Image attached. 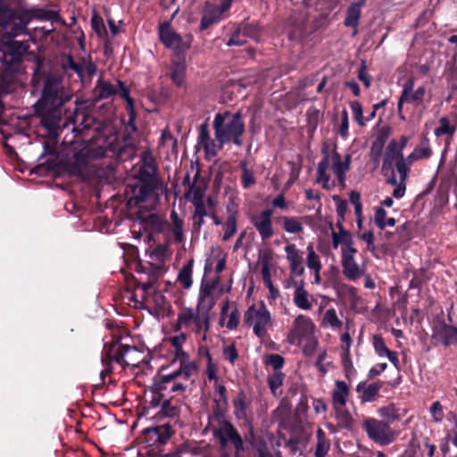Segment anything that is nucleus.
Instances as JSON below:
<instances>
[{"instance_id":"obj_1","label":"nucleus","mask_w":457,"mask_h":457,"mask_svg":"<svg viewBox=\"0 0 457 457\" xmlns=\"http://www.w3.org/2000/svg\"><path fill=\"white\" fill-rule=\"evenodd\" d=\"M215 139L210 136L206 123L200 126L198 144L204 148L205 155L212 158L228 143L240 146L241 137L245 131V123L239 112H219L213 119Z\"/></svg>"},{"instance_id":"obj_2","label":"nucleus","mask_w":457,"mask_h":457,"mask_svg":"<svg viewBox=\"0 0 457 457\" xmlns=\"http://www.w3.org/2000/svg\"><path fill=\"white\" fill-rule=\"evenodd\" d=\"M38 63L35 71L32 82L34 86L42 84V96L37 102L36 108L43 116L42 122L53 131L58 126L60 120V107L70 100L71 95L66 91L59 75L41 72Z\"/></svg>"},{"instance_id":"obj_3","label":"nucleus","mask_w":457,"mask_h":457,"mask_svg":"<svg viewBox=\"0 0 457 457\" xmlns=\"http://www.w3.org/2000/svg\"><path fill=\"white\" fill-rule=\"evenodd\" d=\"M155 173L152 157L145 153L143 164L137 173L138 181L132 188L129 204L146 203L147 206H154L158 204L160 195L164 192V185L156 178Z\"/></svg>"},{"instance_id":"obj_4","label":"nucleus","mask_w":457,"mask_h":457,"mask_svg":"<svg viewBox=\"0 0 457 457\" xmlns=\"http://www.w3.org/2000/svg\"><path fill=\"white\" fill-rule=\"evenodd\" d=\"M141 353L134 346L121 345L119 341L111 344L106 343L104 347L102 363L104 369L101 371V377L111 372V363L116 361L121 366H137L139 363Z\"/></svg>"},{"instance_id":"obj_5","label":"nucleus","mask_w":457,"mask_h":457,"mask_svg":"<svg viewBox=\"0 0 457 457\" xmlns=\"http://www.w3.org/2000/svg\"><path fill=\"white\" fill-rule=\"evenodd\" d=\"M315 324L311 318L299 314L297 315L287 333V341L293 345H301L303 341H308V345L304 348L305 353H312L317 342L313 339L315 332Z\"/></svg>"},{"instance_id":"obj_6","label":"nucleus","mask_w":457,"mask_h":457,"mask_svg":"<svg viewBox=\"0 0 457 457\" xmlns=\"http://www.w3.org/2000/svg\"><path fill=\"white\" fill-rule=\"evenodd\" d=\"M243 323L245 327L251 328L257 337L264 339L269 329L272 328L271 314L263 302H261L248 307L244 314Z\"/></svg>"},{"instance_id":"obj_7","label":"nucleus","mask_w":457,"mask_h":457,"mask_svg":"<svg viewBox=\"0 0 457 457\" xmlns=\"http://www.w3.org/2000/svg\"><path fill=\"white\" fill-rule=\"evenodd\" d=\"M195 370V365L193 362H182L179 364V370L159 378L155 382L156 389L158 391L170 390L172 393L184 391L185 382L188 380Z\"/></svg>"},{"instance_id":"obj_8","label":"nucleus","mask_w":457,"mask_h":457,"mask_svg":"<svg viewBox=\"0 0 457 457\" xmlns=\"http://www.w3.org/2000/svg\"><path fill=\"white\" fill-rule=\"evenodd\" d=\"M178 327L179 329L202 336V339L205 340L210 328V316L201 314L191 308L185 309L178 316Z\"/></svg>"},{"instance_id":"obj_9","label":"nucleus","mask_w":457,"mask_h":457,"mask_svg":"<svg viewBox=\"0 0 457 457\" xmlns=\"http://www.w3.org/2000/svg\"><path fill=\"white\" fill-rule=\"evenodd\" d=\"M362 428L368 437L379 445H388L397 437V432L386 422L374 418L364 419Z\"/></svg>"},{"instance_id":"obj_10","label":"nucleus","mask_w":457,"mask_h":457,"mask_svg":"<svg viewBox=\"0 0 457 457\" xmlns=\"http://www.w3.org/2000/svg\"><path fill=\"white\" fill-rule=\"evenodd\" d=\"M41 10L19 11L12 14L10 21L5 25L6 34L9 37L26 33L27 26L33 17L41 18Z\"/></svg>"},{"instance_id":"obj_11","label":"nucleus","mask_w":457,"mask_h":457,"mask_svg":"<svg viewBox=\"0 0 457 457\" xmlns=\"http://www.w3.org/2000/svg\"><path fill=\"white\" fill-rule=\"evenodd\" d=\"M159 37L162 43L174 51H184L190 46L191 36L182 37L178 34L169 22L160 24Z\"/></svg>"},{"instance_id":"obj_12","label":"nucleus","mask_w":457,"mask_h":457,"mask_svg":"<svg viewBox=\"0 0 457 457\" xmlns=\"http://www.w3.org/2000/svg\"><path fill=\"white\" fill-rule=\"evenodd\" d=\"M103 155L104 150L102 148H83L81 151L76 153L73 155V159L70 165L69 170L71 174L83 177L87 172L88 161L90 159L101 157Z\"/></svg>"},{"instance_id":"obj_13","label":"nucleus","mask_w":457,"mask_h":457,"mask_svg":"<svg viewBox=\"0 0 457 457\" xmlns=\"http://www.w3.org/2000/svg\"><path fill=\"white\" fill-rule=\"evenodd\" d=\"M356 249L353 245L342 247V267L344 275L350 280L360 278L363 271L354 261Z\"/></svg>"},{"instance_id":"obj_14","label":"nucleus","mask_w":457,"mask_h":457,"mask_svg":"<svg viewBox=\"0 0 457 457\" xmlns=\"http://www.w3.org/2000/svg\"><path fill=\"white\" fill-rule=\"evenodd\" d=\"M232 1L233 0H224L220 5L207 4L204 10L201 29H205L211 24L222 20L224 13L227 12L230 8Z\"/></svg>"},{"instance_id":"obj_15","label":"nucleus","mask_w":457,"mask_h":457,"mask_svg":"<svg viewBox=\"0 0 457 457\" xmlns=\"http://www.w3.org/2000/svg\"><path fill=\"white\" fill-rule=\"evenodd\" d=\"M137 205L139 206V210L136 222L137 221L145 231L154 232L160 230L162 225L161 217L156 213L144 211V209H152L156 205L147 206L146 203L137 204Z\"/></svg>"},{"instance_id":"obj_16","label":"nucleus","mask_w":457,"mask_h":457,"mask_svg":"<svg viewBox=\"0 0 457 457\" xmlns=\"http://www.w3.org/2000/svg\"><path fill=\"white\" fill-rule=\"evenodd\" d=\"M272 210H265L252 219V222L262 240L270 239L274 235Z\"/></svg>"},{"instance_id":"obj_17","label":"nucleus","mask_w":457,"mask_h":457,"mask_svg":"<svg viewBox=\"0 0 457 457\" xmlns=\"http://www.w3.org/2000/svg\"><path fill=\"white\" fill-rule=\"evenodd\" d=\"M286 259L289 264V270L292 275L300 277L304 273L303 253L297 249L295 244H288L285 246Z\"/></svg>"},{"instance_id":"obj_18","label":"nucleus","mask_w":457,"mask_h":457,"mask_svg":"<svg viewBox=\"0 0 457 457\" xmlns=\"http://www.w3.org/2000/svg\"><path fill=\"white\" fill-rule=\"evenodd\" d=\"M414 82L411 79L404 84L402 95L398 102V111L401 112L403 103H411L415 105H419L422 103L426 89L424 87H420L413 91Z\"/></svg>"},{"instance_id":"obj_19","label":"nucleus","mask_w":457,"mask_h":457,"mask_svg":"<svg viewBox=\"0 0 457 457\" xmlns=\"http://www.w3.org/2000/svg\"><path fill=\"white\" fill-rule=\"evenodd\" d=\"M292 300L294 304L302 311L311 310L315 301L313 296L304 288L303 280L295 283Z\"/></svg>"},{"instance_id":"obj_20","label":"nucleus","mask_w":457,"mask_h":457,"mask_svg":"<svg viewBox=\"0 0 457 457\" xmlns=\"http://www.w3.org/2000/svg\"><path fill=\"white\" fill-rule=\"evenodd\" d=\"M351 155L345 154L344 159L337 152H334L331 156L332 170L337 177L340 185L345 187V173L350 168Z\"/></svg>"},{"instance_id":"obj_21","label":"nucleus","mask_w":457,"mask_h":457,"mask_svg":"<svg viewBox=\"0 0 457 457\" xmlns=\"http://www.w3.org/2000/svg\"><path fill=\"white\" fill-rule=\"evenodd\" d=\"M214 435H221L230 440L235 445L237 452L244 450L243 440L231 423L227 421L222 422L220 428L214 430Z\"/></svg>"},{"instance_id":"obj_22","label":"nucleus","mask_w":457,"mask_h":457,"mask_svg":"<svg viewBox=\"0 0 457 457\" xmlns=\"http://www.w3.org/2000/svg\"><path fill=\"white\" fill-rule=\"evenodd\" d=\"M215 303L216 301L213 296V293L210 292V287H201L196 311L199 312L201 314L210 316V312L214 307Z\"/></svg>"},{"instance_id":"obj_23","label":"nucleus","mask_w":457,"mask_h":457,"mask_svg":"<svg viewBox=\"0 0 457 457\" xmlns=\"http://www.w3.org/2000/svg\"><path fill=\"white\" fill-rule=\"evenodd\" d=\"M434 337L445 345L457 342V328L446 324H436L434 327Z\"/></svg>"},{"instance_id":"obj_24","label":"nucleus","mask_w":457,"mask_h":457,"mask_svg":"<svg viewBox=\"0 0 457 457\" xmlns=\"http://www.w3.org/2000/svg\"><path fill=\"white\" fill-rule=\"evenodd\" d=\"M366 0H356L347 9L345 25L356 29L361 17V9L365 5Z\"/></svg>"},{"instance_id":"obj_25","label":"nucleus","mask_w":457,"mask_h":457,"mask_svg":"<svg viewBox=\"0 0 457 457\" xmlns=\"http://www.w3.org/2000/svg\"><path fill=\"white\" fill-rule=\"evenodd\" d=\"M378 414L388 422L399 420L403 418L406 414V410L399 408L394 403H390L386 406H382L378 409Z\"/></svg>"},{"instance_id":"obj_26","label":"nucleus","mask_w":457,"mask_h":457,"mask_svg":"<svg viewBox=\"0 0 457 457\" xmlns=\"http://www.w3.org/2000/svg\"><path fill=\"white\" fill-rule=\"evenodd\" d=\"M332 392L333 407L345 406L349 397V387L345 382L337 380Z\"/></svg>"},{"instance_id":"obj_27","label":"nucleus","mask_w":457,"mask_h":457,"mask_svg":"<svg viewBox=\"0 0 457 457\" xmlns=\"http://www.w3.org/2000/svg\"><path fill=\"white\" fill-rule=\"evenodd\" d=\"M329 167V159L326 154L323 159L319 162L317 169V182L322 184V187L328 190L332 189L335 187L334 182H330L329 176L327 170Z\"/></svg>"},{"instance_id":"obj_28","label":"nucleus","mask_w":457,"mask_h":457,"mask_svg":"<svg viewBox=\"0 0 457 457\" xmlns=\"http://www.w3.org/2000/svg\"><path fill=\"white\" fill-rule=\"evenodd\" d=\"M400 158H403V152L398 147V142L391 140L386 148L383 168H390L392 164L394 162L395 163Z\"/></svg>"},{"instance_id":"obj_29","label":"nucleus","mask_w":457,"mask_h":457,"mask_svg":"<svg viewBox=\"0 0 457 457\" xmlns=\"http://www.w3.org/2000/svg\"><path fill=\"white\" fill-rule=\"evenodd\" d=\"M171 345L174 347L176 353V360L182 364V362H191L188 355L182 350V345L186 341V334L180 333L178 336L172 337L169 339Z\"/></svg>"},{"instance_id":"obj_30","label":"nucleus","mask_w":457,"mask_h":457,"mask_svg":"<svg viewBox=\"0 0 457 457\" xmlns=\"http://www.w3.org/2000/svg\"><path fill=\"white\" fill-rule=\"evenodd\" d=\"M335 416L341 428L351 429L353 425V420L350 412L345 409V406L333 407Z\"/></svg>"},{"instance_id":"obj_31","label":"nucleus","mask_w":457,"mask_h":457,"mask_svg":"<svg viewBox=\"0 0 457 457\" xmlns=\"http://www.w3.org/2000/svg\"><path fill=\"white\" fill-rule=\"evenodd\" d=\"M192 273L193 261H189L181 268L178 274V281L186 289L190 288L192 286Z\"/></svg>"},{"instance_id":"obj_32","label":"nucleus","mask_w":457,"mask_h":457,"mask_svg":"<svg viewBox=\"0 0 457 457\" xmlns=\"http://www.w3.org/2000/svg\"><path fill=\"white\" fill-rule=\"evenodd\" d=\"M381 388V385L378 383H371L366 386H361V385L357 386V391L361 393V401L362 402H372L375 400L378 395L379 390Z\"/></svg>"},{"instance_id":"obj_33","label":"nucleus","mask_w":457,"mask_h":457,"mask_svg":"<svg viewBox=\"0 0 457 457\" xmlns=\"http://www.w3.org/2000/svg\"><path fill=\"white\" fill-rule=\"evenodd\" d=\"M284 229L290 234H300L303 231L300 218L285 216L281 218Z\"/></svg>"},{"instance_id":"obj_34","label":"nucleus","mask_w":457,"mask_h":457,"mask_svg":"<svg viewBox=\"0 0 457 457\" xmlns=\"http://www.w3.org/2000/svg\"><path fill=\"white\" fill-rule=\"evenodd\" d=\"M339 232L332 233V243L335 248L338 247L341 244L344 246L352 245V237L348 231H346L342 225H338Z\"/></svg>"},{"instance_id":"obj_35","label":"nucleus","mask_w":457,"mask_h":457,"mask_svg":"<svg viewBox=\"0 0 457 457\" xmlns=\"http://www.w3.org/2000/svg\"><path fill=\"white\" fill-rule=\"evenodd\" d=\"M95 122V120L90 115L84 113L83 112H77L74 118L75 127L73 130L81 131L83 129H89Z\"/></svg>"},{"instance_id":"obj_36","label":"nucleus","mask_w":457,"mask_h":457,"mask_svg":"<svg viewBox=\"0 0 457 457\" xmlns=\"http://www.w3.org/2000/svg\"><path fill=\"white\" fill-rule=\"evenodd\" d=\"M172 227L171 234L177 242H182L184 239L183 234V220L179 219L176 212H171Z\"/></svg>"},{"instance_id":"obj_37","label":"nucleus","mask_w":457,"mask_h":457,"mask_svg":"<svg viewBox=\"0 0 457 457\" xmlns=\"http://www.w3.org/2000/svg\"><path fill=\"white\" fill-rule=\"evenodd\" d=\"M96 93L101 99L108 98L117 93L116 87L105 80H99L96 87Z\"/></svg>"},{"instance_id":"obj_38","label":"nucleus","mask_w":457,"mask_h":457,"mask_svg":"<svg viewBox=\"0 0 457 457\" xmlns=\"http://www.w3.org/2000/svg\"><path fill=\"white\" fill-rule=\"evenodd\" d=\"M374 220L376 225L381 229L386 226L394 227L395 224V220L394 218H387L386 212L382 207L376 209Z\"/></svg>"},{"instance_id":"obj_39","label":"nucleus","mask_w":457,"mask_h":457,"mask_svg":"<svg viewBox=\"0 0 457 457\" xmlns=\"http://www.w3.org/2000/svg\"><path fill=\"white\" fill-rule=\"evenodd\" d=\"M438 123V127L435 129V135L436 137H440L442 135L452 136L456 130V126L452 124L445 117L440 118Z\"/></svg>"},{"instance_id":"obj_40","label":"nucleus","mask_w":457,"mask_h":457,"mask_svg":"<svg viewBox=\"0 0 457 457\" xmlns=\"http://www.w3.org/2000/svg\"><path fill=\"white\" fill-rule=\"evenodd\" d=\"M186 73V66L183 62H175L171 66L170 78L178 85L182 86Z\"/></svg>"},{"instance_id":"obj_41","label":"nucleus","mask_w":457,"mask_h":457,"mask_svg":"<svg viewBox=\"0 0 457 457\" xmlns=\"http://www.w3.org/2000/svg\"><path fill=\"white\" fill-rule=\"evenodd\" d=\"M307 251V259L306 263L307 267L313 270H321V262L320 260V256L315 253L314 247L312 244H309L306 248Z\"/></svg>"},{"instance_id":"obj_42","label":"nucleus","mask_w":457,"mask_h":457,"mask_svg":"<svg viewBox=\"0 0 457 457\" xmlns=\"http://www.w3.org/2000/svg\"><path fill=\"white\" fill-rule=\"evenodd\" d=\"M322 324L339 329L342 328V321L338 319L335 309H328L323 316Z\"/></svg>"},{"instance_id":"obj_43","label":"nucleus","mask_w":457,"mask_h":457,"mask_svg":"<svg viewBox=\"0 0 457 457\" xmlns=\"http://www.w3.org/2000/svg\"><path fill=\"white\" fill-rule=\"evenodd\" d=\"M234 413L237 419L246 420L247 419V403L245 400V396L243 395H237V399L234 401Z\"/></svg>"},{"instance_id":"obj_44","label":"nucleus","mask_w":457,"mask_h":457,"mask_svg":"<svg viewBox=\"0 0 457 457\" xmlns=\"http://www.w3.org/2000/svg\"><path fill=\"white\" fill-rule=\"evenodd\" d=\"M242 169V185L245 188H248L255 184L254 172L248 169L246 162H241Z\"/></svg>"},{"instance_id":"obj_45","label":"nucleus","mask_w":457,"mask_h":457,"mask_svg":"<svg viewBox=\"0 0 457 457\" xmlns=\"http://www.w3.org/2000/svg\"><path fill=\"white\" fill-rule=\"evenodd\" d=\"M284 378L285 375L281 371H274L269 377V386L274 395H277V390L282 386Z\"/></svg>"},{"instance_id":"obj_46","label":"nucleus","mask_w":457,"mask_h":457,"mask_svg":"<svg viewBox=\"0 0 457 457\" xmlns=\"http://www.w3.org/2000/svg\"><path fill=\"white\" fill-rule=\"evenodd\" d=\"M353 112V119L361 127L365 125V119L362 113V106L360 102L353 101L350 104Z\"/></svg>"},{"instance_id":"obj_47","label":"nucleus","mask_w":457,"mask_h":457,"mask_svg":"<svg viewBox=\"0 0 457 457\" xmlns=\"http://www.w3.org/2000/svg\"><path fill=\"white\" fill-rule=\"evenodd\" d=\"M285 362L284 358L277 353H270L266 356L265 363L267 365H270L275 371H280V369L283 367Z\"/></svg>"},{"instance_id":"obj_48","label":"nucleus","mask_w":457,"mask_h":457,"mask_svg":"<svg viewBox=\"0 0 457 457\" xmlns=\"http://www.w3.org/2000/svg\"><path fill=\"white\" fill-rule=\"evenodd\" d=\"M152 431L157 436L162 444H164L171 435L170 427L169 425H162L154 428Z\"/></svg>"},{"instance_id":"obj_49","label":"nucleus","mask_w":457,"mask_h":457,"mask_svg":"<svg viewBox=\"0 0 457 457\" xmlns=\"http://www.w3.org/2000/svg\"><path fill=\"white\" fill-rule=\"evenodd\" d=\"M80 62H76L71 56H64L62 60V68L67 71L71 70L76 72L78 75L80 74L81 70L79 68Z\"/></svg>"},{"instance_id":"obj_50","label":"nucleus","mask_w":457,"mask_h":457,"mask_svg":"<svg viewBox=\"0 0 457 457\" xmlns=\"http://www.w3.org/2000/svg\"><path fill=\"white\" fill-rule=\"evenodd\" d=\"M237 230V220L234 216H229L226 224H225V231L223 235V240H228Z\"/></svg>"},{"instance_id":"obj_51","label":"nucleus","mask_w":457,"mask_h":457,"mask_svg":"<svg viewBox=\"0 0 457 457\" xmlns=\"http://www.w3.org/2000/svg\"><path fill=\"white\" fill-rule=\"evenodd\" d=\"M373 345L376 353L380 357L385 356L389 352V349L386 347L383 338L380 336L375 335L373 337Z\"/></svg>"},{"instance_id":"obj_52","label":"nucleus","mask_w":457,"mask_h":457,"mask_svg":"<svg viewBox=\"0 0 457 457\" xmlns=\"http://www.w3.org/2000/svg\"><path fill=\"white\" fill-rule=\"evenodd\" d=\"M91 25L100 37H108V32L100 18L94 16L91 20Z\"/></svg>"},{"instance_id":"obj_53","label":"nucleus","mask_w":457,"mask_h":457,"mask_svg":"<svg viewBox=\"0 0 457 457\" xmlns=\"http://www.w3.org/2000/svg\"><path fill=\"white\" fill-rule=\"evenodd\" d=\"M413 153L415 154L419 160L429 157L431 155V149L429 147L428 140L422 141L420 145L413 150Z\"/></svg>"},{"instance_id":"obj_54","label":"nucleus","mask_w":457,"mask_h":457,"mask_svg":"<svg viewBox=\"0 0 457 457\" xmlns=\"http://www.w3.org/2000/svg\"><path fill=\"white\" fill-rule=\"evenodd\" d=\"M228 315V321L226 322L225 326L228 329H235L237 328L239 324V313L237 309L235 307L231 312L227 314Z\"/></svg>"},{"instance_id":"obj_55","label":"nucleus","mask_w":457,"mask_h":457,"mask_svg":"<svg viewBox=\"0 0 457 457\" xmlns=\"http://www.w3.org/2000/svg\"><path fill=\"white\" fill-rule=\"evenodd\" d=\"M79 68L81 70L80 74H79V77L81 79L84 76H92L96 72V67L95 65L88 60H82L80 62Z\"/></svg>"},{"instance_id":"obj_56","label":"nucleus","mask_w":457,"mask_h":457,"mask_svg":"<svg viewBox=\"0 0 457 457\" xmlns=\"http://www.w3.org/2000/svg\"><path fill=\"white\" fill-rule=\"evenodd\" d=\"M395 166L400 176V180L405 181L408 178L410 165L403 162V158H400V160L395 162Z\"/></svg>"},{"instance_id":"obj_57","label":"nucleus","mask_w":457,"mask_h":457,"mask_svg":"<svg viewBox=\"0 0 457 457\" xmlns=\"http://www.w3.org/2000/svg\"><path fill=\"white\" fill-rule=\"evenodd\" d=\"M223 355L226 360L230 363H234L238 357L237 351L234 345H229L224 347Z\"/></svg>"},{"instance_id":"obj_58","label":"nucleus","mask_w":457,"mask_h":457,"mask_svg":"<svg viewBox=\"0 0 457 457\" xmlns=\"http://www.w3.org/2000/svg\"><path fill=\"white\" fill-rule=\"evenodd\" d=\"M430 413L435 421H441L444 418L442 405L438 402H435L430 407Z\"/></svg>"},{"instance_id":"obj_59","label":"nucleus","mask_w":457,"mask_h":457,"mask_svg":"<svg viewBox=\"0 0 457 457\" xmlns=\"http://www.w3.org/2000/svg\"><path fill=\"white\" fill-rule=\"evenodd\" d=\"M349 120L347 111L345 109L342 112V121L340 125L339 133L342 137L345 138L348 136Z\"/></svg>"},{"instance_id":"obj_60","label":"nucleus","mask_w":457,"mask_h":457,"mask_svg":"<svg viewBox=\"0 0 457 457\" xmlns=\"http://www.w3.org/2000/svg\"><path fill=\"white\" fill-rule=\"evenodd\" d=\"M329 450V443L328 441L317 442L315 456L324 457Z\"/></svg>"},{"instance_id":"obj_61","label":"nucleus","mask_w":457,"mask_h":457,"mask_svg":"<svg viewBox=\"0 0 457 457\" xmlns=\"http://www.w3.org/2000/svg\"><path fill=\"white\" fill-rule=\"evenodd\" d=\"M168 143H170L171 146L174 147L176 143H177V141L173 137L171 133L169 130L165 129L162 133V136H161V138H160V144L162 145H166Z\"/></svg>"},{"instance_id":"obj_62","label":"nucleus","mask_w":457,"mask_h":457,"mask_svg":"<svg viewBox=\"0 0 457 457\" xmlns=\"http://www.w3.org/2000/svg\"><path fill=\"white\" fill-rule=\"evenodd\" d=\"M351 202L354 206L355 213L357 215H360L361 212V196L358 193L353 192L350 195Z\"/></svg>"},{"instance_id":"obj_63","label":"nucleus","mask_w":457,"mask_h":457,"mask_svg":"<svg viewBox=\"0 0 457 457\" xmlns=\"http://www.w3.org/2000/svg\"><path fill=\"white\" fill-rule=\"evenodd\" d=\"M405 181L399 180V185H396L393 190V196L396 199L402 198L405 194Z\"/></svg>"},{"instance_id":"obj_64","label":"nucleus","mask_w":457,"mask_h":457,"mask_svg":"<svg viewBox=\"0 0 457 457\" xmlns=\"http://www.w3.org/2000/svg\"><path fill=\"white\" fill-rule=\"evenodd\" d=\"M382 145L380 143H374L370 150V158L375 162H378Z\"/></svg>"}]
</instances>
